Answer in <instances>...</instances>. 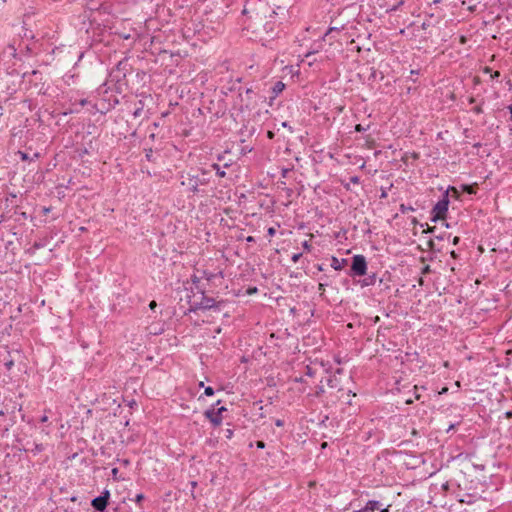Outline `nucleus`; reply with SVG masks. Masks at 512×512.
Instances as JSON below:
<instances>
[{"label":"nucleus","instance_id":"nucleus-1","mask_svg":"<svg viewBox=\"0 0 512 512\" xmlns=\"http://www.w3.org/2000/svg\"><path fill=\"white\" fill-rule=\"evenodd\" d=\"M449 206V196L448 191H446L442 198L434 205L432 209V217L431 221L436 222L438 220L444 219L446 217V213L448 211Z\"/></svg>","mask_w":512,"mask_h":512},{"label":"nucleus","instance_id":"nucleus-2","mask_svg":"<svg viewBox=\"0 0 512 512\" xmlns=\"http://www.w3.org/2000/svg\"><path fill=\"white\" fill-rule=\"evenodd\" d=\"M367 274V261L363 255H355L352 257L350 268V276H364Z\"/></svg>","mask_w":512,"mask_h":512},{"label":"nucleus","instance_id":"nucleus-3","mask_svg":"<svg viewBox=\"0 0 512 512\" xmlns=\"http://www.w3.org/2000/svg\"><path fill=\"white\" fill-rule=\"evenodd\" d=\"M218 305L216 304L215 300L210 297L202 296V299L199 303H195V307L193 310L196 309H217Z\"/></svg>","mask_w":512,"mask_h":512},{"label":"nucleus","instance_id":"nucleus-4","mask_svg":"<svg viewBox=\"0 0 512 512\" xmlns=\"http://www.w3.org/2000/svg\"><path fill=\"white\" fill-rule=\"evenodd\" d=\"M205 417L210 420L214 426H218L222 422V417L219 412H216L214 408L205 411Z\"/></svg>","mask_w":512,"mask_h":512},{"label":"nucleus","instance_id":"nucleus-5","mask_svg":"<svg viewBox=\"0 0 512 512\" xmlns=\"http://www.w3.org/2000/svg\"><path fill=\"white\" fill-rule=\"evenodd\" d=\"M91 505L99 512H104L106 509L108 502L104 499V497H96L92 500Z\"/></svg>","mask_w":512,"mask_h":512},{"label":"nucleus","instance_id":"nucleus-6","mask_svg":"<svg viewBox=\"0 0 512 512\" xmlns=\"http://www.w3.org/2000/svg\"><path fill=\"white\" fill-rule=\"evenodd\" d=\"M188 186L193 192L198 191V186L205 184V181L201 180L198 176H190L188 179Z\"/></svg>","mask_w":512,"mask_h":512},{"label":"nucleus","instance_id":"nucleus-7","mask_svg":"<svg viewBox=\"0 0 512 512\" xmlns=\"http://www.w3.org/2000/svg\"><path fill=\"white\" fill-rule=\"evenodd\" d=\"M380 507V503L377 500H370L366 503L365 507L355 510L354 512H374L378 510Z\"/></svg>","mask_w":512,"mask_h":512},{"label":"nucleus","instance_id":"nucleus-8","mask_svg":"<svg viewBox=\"0 0 512 512\" xmlns=\"http://www.w3.org/2000/svg\"><path fill=\"white\" fill-rule=\"evenodd\" d=\"M376 280H377V275L375 273H372V274H369L367 275V277H365L364 279L362 280H359L357 283L362 287H369V286H372L376 283Z\"/></svg>","mask_w":512,"mask_h":512},{"label":"nucleus","instance_id":"nucleus-9","mask_svg":"<svg viewBox=\"0 0 512 512\" xmlns=\"http://www.w3.org/2000/svg\"><path fill=\"white\" fill-rule=\"evenodd\" d=\"M347 263V260L346 259H338L337 257L333 256L331 258V267L336 270V271H339L341 270L344 265Z\"/></svg>","mask_w":512,"mask_h":512},{"label":"nucleus","instance_id":"nucleus-10","mask_svg":"<svg viewBox=\"0 0 512 512\" xmlns=\"http://www.w3.org/2000/svg\"><path fill=\"white\" fill-rule=\"evenodd\" d=\"M285 89V84L282 81H277L272 87L273 98L277 97Z\"/></svg>","mask_w":512,"mask_h":512},{"label":"nucleus","instance_id":"nucleus-11","mask_svg":"<svg viewBox=\"0 0 512 512\" xmlns=\"http://www.w3.org/2000/svg\"><path fill=\"white\" fill-rule=\"evenodd\" d=\"M339 380L335 376H329L327 378V385L332 389H337L338 391H341V388L339 387Z\"/></svg>","mask_w":512,"mask_h":512},{"label":"nucleus","instance_id":"nucleus-12","mask_svg":"<svg viewBox=\"0 0 512 512\" xmlns=\"http://www.w3.org/2000/svg\"><path fill=\"white\" fill-rule=\"evenodd\" d=\"M22 30H23V33L21 34V37L23 40H34L35 38V35L33 33L32 30L26 28V27H22Z\"/></svg>","mask_w":512,"mask_h":512},{"label":"nucleus","instance_id":"nucleus-13","mask_svg":"<svg viewBox=\"0 0 512 512\" xmlns=\"http://www.w3.org/2000/svg\"><path fill=\"white\" fill-rule=\"evenodd\" d=\"M211 167L216 171L217 176L223 178L226 175V172L221 169V166L217 163H213Z\"/></svg>","mask_w":512,"mask_h":512},{"label":"nucleus","instance_id":"nucleus-14","mask_svg":"<svg viewBox=\"0 0 512 512\" xmlns=\"http://www.w3.org/2000/svg\"><path fill=\"white\" fill-rule=\"evenodd\" d=\"M32 76L38 78V76H41V73L37 70H32L31 72H25L23 74V78L28 79L29 81H31Z\"/></svg>","mask_w":512,"mask_h":512},{"label":"nucleus","instance_id":"nucleus-15","mask_svg":"<svg viewBox=\"0 0 512 512\" xmlns=\"http://www.w3.org/2000/svg\"><path fill=\"white\" fill-rule=\"evenodd\" d=\"M44 450V446L41 443H34V447L31 450L34 455L41 453Z\"/></svg>","mask_w":512,"mask_h":512},{"label":"nucleus","instance_id":"nucleus-16","mask_svg":"<svg viewBox=\"0 0 512 512\" xmlns=\"http://www.w3.org/2000/svg\"><path fill=\"white\" fill-rule=\"evenodd\" d=\"M138 104H139V106L136 107V109L133 111L134 118L140 117L142 112H143V103H142V101H139Z\"/></svg>","mask_w":512,"mask_h":512},{"label":"nucleus","instance_id":"nucleus-17","mask_svg":"<svg viewBox=\"0 0 512 512\" xmlns=\"http://www.w3.org/2000/svg\"><path fill=\"white\" fill-rule=\"evenodd\" d=\"M34 49H35V43H31V44L27 43L25 45V50L27 51V53H30V54L34 53Z\"/></svg>","mask_w":512,"mask_h":512},{"label":"nucleus","instance_id":"nucleus-18","mask_svg":"<svg viewBox=\"0 0 512 512\" xmlns=\"http://www.w3.org/2000/svg\"><path fill=\"white\" fill-rule=\"evenodd\" d=\"M214 389L211 386L205 387L204 394L206 396H213L214 395Z\"/></svg>","mask_w":512,"mask_h":512},{"label":"nucleus","instance_id":"nucleus-19","mask_svg":"<svg viewBox=\"0 0 512 512\" xmlns=\"http://www.w3.org/2000/svg\"><path fill=\"white\" fill-rule=\"evenodd\" d=\"M368 128H369V125H368V126H366V127H364V126H363V125H361V124H357V125L355 126V131H357V132H364V131H366Z\"/></svg>","mask_w":512,"mask_h":512},{"label":"nucleus","instance_id":"nucleus-20","mask_svg":"<svg viewBox=\"0 0 512 512\" xmlns=\"http://www.w3.org/2000/svg\"><path fill=\"white\" fill-rule=\"evenodd\" d=\"M100 497H104V499L106 500V502H108V501H109V498H110V492H109V490L105 489V490L101 493Z\"/></svg>","mask_w":512,"mask_h":512},{"label":"nucleus","instance_id":"nucleus-21","mask_svg":"<svg viewBox=\"0 0 512 512\" xmlns=\"http://www.w3.org/2000/svg\"><path fill=\"white\" fill-rule=\"evenodd\" d=\"M350 183L352 184H359L360 183V177L359 176H352L349 179Z\"/></svg>","mask_w":512,"mask_h":512},{"label":"nucleus","instance_id":"nucleus-22","mask_svg":"<svg viewBox=\"0 0 512 512\" xmlns=\"http://www.w3.org/2000/svg\"><path fill=\"white\" fill-rule=\"evenodd\" d=\"M302 247L304 248V250L306 251H310L312 246L311 244L309 243V241L305 240L303 243H302Z\"/></svg>","mask_w":512,"mask_h":512},{"label":"nucleus","instance_id":"nucleus-23","mask_svg":"<svg viewBox=\"0 0 512 512\" xmlns=\"http://www.w3.org/2000/svg\"><path fill=\"white\" fill-rule=\"evenodd\" d=\"M18 154L20 155L21 159L24 161L31 159L26 152L19 151Z\"/></svg>","mask_w":512,"mask_h":512},{"label":"nucleus","instance_id":"nucleus-24","mask_svg":"<svg viewBox=\"0 0 512 512\" xmlns=\"http://www.w3.org/2000/svg\"><path fill=\"white\" fill-rule=\"evenodd\" d=\"M400 210L401 212L405 213L406 211H413L414 209L411 206H405L404 204H401Z\"/></svg>","mask_w":512,"mask_h":512},{"label":"nucleus","instance_id":"nucleus-25","mask_svg":"<svg viewBox=\"0 0 512 512\" xmlns=\"http://www.w3.org/2000/svg\"><path fill=\"white\" fill-rule=\"evenodd\" d=\"M473 112L476 114H481L483 112L482 105H477L473 108Z\"/></svg>","mask_w":512,"mask_h":512},{"label":"nucleus","instance_id":"nucleus-26","mask_svg":"<svg viewBox=\"0 0 512 512\" xmlns=\"http://www.w3.org/2000/svg\"><path fill=\"white\" fill-rule=\"evenodd\" d=\"M232 436H233V430H231V429H226V430H225V437H226L227 439H231V438H232Z\"/></svg>","mask_w":512,"mask_h":512},{"label":"nucleus","instance_id":"nucleus-27","mask_svg":"<svg viewBox=\"0 0 512 512\" xmlns=\"http://www.w3.org/2000/svg\"><path fill=\"white\" fill-rule=\"evenodd\" d=\"M301 256H302V254H301V253H297V254H294V255L292 256V258H291V259H292V261H293L294 263H297V262H298V260L301 258Z\"/></svg>","mask_w":512,"mask_h":512},{"label":"nucleus","instance_id":"nucleus-28","mask_svg":"<svg viewBox=\"0 0 512 512\" xmlns=\"http://www.w3.org/2000/svg\"><path fill=\"white\" fill-rule=\"evenodd\" d=\"M144 499V495L142 493H139L135 497V502L140 503Z\"/></svg>","mask_w":512,"mask_h":512},{"label":"nucleus","instance_id":"nucleus-29","mask_svg":"<svg viewBox=\"0 0 512 512\" xmlns=\"http://www.w3.org/2000/svg\"><path fill=\"white\" fill-rule=\"evenodd\" d=\"M325 392L323 386H318L316 390V396H320Z\"/></svg>","mask_w":512,"mask_h":512},{"label":"nucleus","instance_id":"nucleus-30","mask_svg":"<svg viewBox=\"0 0 512 512\" xmlns=\"http://www.w3.org/2000/svg\"><path fill=\"white\" fill-rule=\"evenodd\" d=\"M430 271H431L430 266H429V265H425V266L422 268L421 273H422V274H428V273H430Z\"/></svg>","mask_w":512,"mask_h":512},{"label":"nucleus","instance_id":"nucleus-31","mask_svg":"<svg viewBox=\"0 0 512 512\" xmlns=\"http://www.w3.org/2000/svg\"><path fill=\"white\" fill-rule=\"evenodd\" d=\"M267 233L269 236H274L275 233H276V230L274 227H269L268 230H267Z\"/></svg>","mask_w":512,"mask_h":512},{"label":"nucleus","instance_id":"nucleus-32","mask_svg":"<svg viewBox=\"0 0 512 512\" xmlns=\"http://www.w3.org/2000/svg\"><path fill=\"white\" fill-rule=\"evenodd\" d=\"M152 154H153V150L152 149L146 150V158H147L148 161L151 160Z\"/></svg>","mask_w":512,"mask_h":512},{"label":"nucleus","instance_id":"nucleus-33","mask_svg":"<svg viewBox=\"0 0 512 512\" xmlns=\"http://www.w3.org/2000/svg\"><path fill=\"white\" fill-rule=\"evenodd\" d=\"M256 447L258 449H264L265 448V443L263 441H257L256 442Z\"/></svg>","mask_w":512,"mask_h":512},{"label":"nucleus","instance_id":"nucleus-34","mask_svg":"<svg viewBox=\"0 0 512 512\" xmlns=\"http://www.w3.org/2000/svg\"><path fill=\"white\" fill-rule=\"evenodd\" d=\"M275 425H276L277 427H282V426H284V421H283V420H281V419H277V420L275 421Z\"/></svg>","mask_w":512,"mask_h":512},{"label":"nucleus","instance_id":"nucleus-35","mask_svg":"<svg viewBox=\"0 0 512 512\" xmlns=\"http://www.w3.org/2000/svg\"><path fill=\"white\" fill-rule=\"evenodd\" d=\"M499 76H500V72L499 71L491 72V78L492 79H497Z\"/></svg>","mask_w":512,"mask_h":512},{"label":"nucleus","instance_id":"nucleus-36","mask_svg":"<svg viewBox=\"0 0 512 512\" xmlns=\"http://www.w3.org/2000/svg\"><path fill=\"white\" fill-rule=\"evenodd\" d=\"M282 127L288 128L290 130V132H293L292 127L286 121L282 122Z\"/></svg>","mask_w":512,"mask_h":512},{"label":"nucleus","instance_id":"nucleus-37","mask_svg":"<svg viewBox=\"0 0 512 512\" xmlns=\"http://www.w3.org/2000/svg\"><path fill=\"white\" fill-rule=\"evenodd\" d=\"M227 409L224 406H221L217 409H215L216 412H219V415L221 416L222 412L226 411Z\"/></svg>","mask_w":512,"mask_h":512},{"label":"nucleus","instance_id":"nucleus-38","mask_svg":"<svg viewBox=\"0 0 512 512\" xmlns=\"http://www.w3.org/2000/svg\"><path fill=\"white\" fill-rule=\"evenodd\" d=\"M483 72L486 73V74H490L491 75V72H492V69L488 66H485L483 68Z\"/></svg>","mask_w":512,"mask_h":512},{"label":"nucleus","instance_id":"nucleus-39","mask_svg":"<svg viewBox=\"0 0 512 512\" xmlns=\"http://www.w3.org/2000/svg\"><path fill=\"white\" fill-rule=\"evenodd\" d=\"M245 94H246L247 98L249 99L250 95L253 94L252 89H246Z\"/></svg>","mask_w":512,"mask_h":512},{"label":"nucleus","instance_id":"nucleus-40","mask_svg":"<svg viewBox=\"0 0 512 512\" xmlns=\"http://www.w3.org/2000/svg\"><path fill=\"white\" fill-rule=\"evenodd\" d=\"M40 421H41L42 423L47 422V421H48V416H47V415H43V416L40 418Z\"/></svg>","mask_w":512,"mask_h":512},{"label":"nucleus","instance_id":"nucleus-41","mask_svg":"<svg viewBox=\"0 0 512 512\" xmlns=\"http://www.w3.org/2000/svg\"><path fill=\"white\" fill-rule=\"evenodd\" d=\"M459 241H460V238L456 236L453 238L452 243H453V245H457L459 243Z\"/></svg>","mask_w":512,"mask_h":512},{"label":"nucleus","instance_id":"nucleus-42","mask_svg":"<svg viewBox=\"0 0 512 512\" xmlns=\"http://www.w3.org/2000/svg\"><path fill=\"white\" fill-rule=\"evenodd\" d=\"M318 290L321 291V292L325 291V285L320 283L319 286H318Z\"/></svg>","mask_w":512,"mask_h":512},{"label":"nucleus","instance_id":"nucleus-43","mask_svg":"<svg viewBox=\"0 0 512 512\" xmlns=\"http://www.w3.org/2000/svg\"><path fill=\"white\" fill-rule=\"evenodd\" d=\"M342 185H343V187H344L346 190H350V189H351V188H350V183H344V182H342Z\"/></svg>","mask_w":512,"mask_h":512},{"label":"nucleus","instance_id":"nucleus-44","mask_svg":"<svg viewBox=\"0 0 512 512\" xmlns=\"http://www.w3.org/2000/svg\"><path fill=\"white\" fill-rule=\"evenodd\" d=\"M156 305H157V304H156V302H155V301H151V302H150V304H149V307H150L151 309H154V308L156 307Z\"/></svg>","mask_w":512,"mask_h":512},{"label":"nucleus","instance_id":"nucleus-45","mask_svg":"<svg viewBox=\"0 0 512 512\" xmlns=\"http://www.w3.org/2000/svg\"><path fill=\"white\" fill-rule=\"evenodd\" d=\"M79 104H80L81 106H85V105L87 104V99H82V100H80Z\"/></svg>","mask_w":512,"mask_h":512},{"label":"nucleus","instance_id":"nucleus-46","mask_svg":"<svg viewBox=\"0 0 512 512\" xmlns=\"http://www.w3.org/2000/svg\"><path fill=\"white\" fill-rule=\"evenodd\" d=\"M192 282H193L194 284L198 283V282H199V278H198V277H196V276H193V277H192Z\"/></svg>","mask_w":512,"mask_h":512},{"label":"nucleus","instance_id":"nucleus-47","mask_svg":"<svg viewBox=\"0 0 512 512\" xmlns=\"http://www.w3.org/2000/svg\"><path fill=\"white\" fill-rule=\"evenodd\" d=\"M505 416H506L507 418H512V411H507V412L505 413Z\"/></svg>","mask_w":512,"mask_h":512},{"label":"nucleus","instance_id":"nucleus-48","mask_svg":"<svg viewBox=\"0 0 512 512\" xmlns=\"http://www.w3.org/2000/svg\"><path fill=\"white\" fill-rule=\"evenodd\" d=\"M231 164H232L231 162L226 161V162L224 163L223 167H224V168H228V167H230V166H231Z\"/></svg>","mask_w":512,"mask_h":512},{"label":"nucleus","instance_id":"nucleus-49","mask_svg":"<svg viewBox=\"0 0 512 512\" xmlns=\"http://www.w3.org/2000/svg\"><path fill=\"white\" fill-rule=\"evenodd\" d=\"M370 77H373V78L376 77V70L374 68H372V73H371Z\"/></svg>","mask_w":512,"mask_h":512},{"label":"nucleus","instance_id":"nucleus-50","mask_svg":"<svg viewBox=\"0 0 512 512\" xmlns=\"http://www.w3.org/2000/svg\"><path fill=\"white\" fill-rule=\"evenodd\" d=\"M5 365L7 366V368H10L13 365V361L7 362Z\"/></svg>","mask_w":512,"mask_h":512},{"label":"nucleus","instance_id":"nucleus-51","mask_svg":"<svg viewBox=\"0 0 512 512\" xmlns=\"http://www.w3.org/2000/svg\"><path fill=\"white\" fill-rule=\"evenodd\" d=\"M287 173H288V170L284 169L283 172H282V176L285 177Z\"/></svg>","mask_w":512,"mask_h":512},{"label":"nucleus","instance_id":"nucleus-52","mask_svg":"<svg viewBox=\"0 0 512 512\" xmlns=\"http://www.w3.org/2000/svg\"><path fill=\"white\" fill-rule=\"evenodd\" d=\"M410 73L412 74V76H415V74H418V71H416V70H411V72H410Z\"/></svg>","mask_w":512,"mask_h":512},{"label":"nucleus","instance_id":"nucleus-53","mask_svg":"<svg viewBox=\"0 0 512 512\" xmlns=\"http://www.w3.org/2000/svg\"><path fill=\"white\" fill-rule=\"evenodd\" d=\"M410 73L412 74V76H415V74H418V71H416V70H411V72H410Z\"/></svg>","mask_w":512,"mask_h":512},{"label":"nucleus","instance_id":"nucleus-54","mask_svg":"<svg viewBox=\"0 0 512 512\" xmlns=\"http://www.w3.org/2000/svg\"><path fill=\"white\" fill-rule=\"evenodd\" d=\"M474 102H475V99H474L473 97H471V98L469 99V103H470V104H472V103H474Z\"/></svg>","mask_w":512,"mask_h":512},{"label":"nucleus","instance_id":"nucleus-55","mask_svg":"<svg viewBox=\"0 0 512 512\" xmlns=\"http://www.w3.org/2000/svg\"><path fill=\"white\" fill-rule=\"evenodd\" d=\"M380 512H389L388 508L381 509Z\"/></svg>","mask_w":512,"mask_h":512},{"label":"nucleus","instance_id":"nucleus-56","mask_svg":"<svg viewBox=\"0 0 512 512\" xmlns=\"http://www.w3.org/2000/svg\"><path fill=\"white\" fill-rule=\"evenodd\" d=\"M268 137L269 138H272L273 137V133L271 131L268 132Z\"/></svg>","mask_w":512,"mask_h":512},{"label":"nucleus","instance_id":"nucleus-57","mask_svg":"<svg viewBox=\"0 0 512 512\" xmlns=\"http://www.w3.org/2000/svg\"><path fill=\"white\" fill-rule=\"evenodd\" d=\"M247 241H248V242L253 241V237H252V236H249V237L247 238Z\"/></svg>","mask_w":512,"mask_h":512},{"label":"nucleus","instance_id":"nucleus-58","mask_svg":"<svg viewBox=\"0 0 512 512\" xmlns=\"http://www.w3.org/2000/svg\"><path fill=\"white\" fill-rule=\"evenodd\" d=\"M2 114H3V108H2V106L0 105V117L2 116Z\"/></svg>","mask_w":512,"mask_h":512},{"label":"nucleus","instance_id":"nucleus-59","mask_svg":"<svg viewBox=\"0 0 512 512\" xmlns=\"http://www.w3.org/2000/svg\"><path fill=\"white\" fill-rule=\"evenodd\" d=\"M112 472H113V474H116V473L118 472V469H117V468H114V469L112 470Z\"/></svg>","mask_w":512,"mask_h":512},{"label":"nucleus","instance_id":"nucleus-60","mask_svg":"<svg viewBox=\"0 0 512 512\" xmlns=\"http://www.w3.org/2000/svg\"><path fill=\"white\" fill-rule=\"evenodd\" d=\"M218 160H219V161L223 160V156H222V155H219V156H218Z\"/></svg>","mask_w":512,"mask_h":512},{"label":"nucleus","instance_id":"nucleus-61","mask_svg":"<svg viewBox=\"0 0 512 512\" xmlns=\"http://www.w3.org/2000/svg\"><path fill=\"white\" fill-rule=\"evenodd\" d=\"M452 257H456V253L454 251L451 252Z\"/></svg>","mask_w":512,"mask_h":512},{"label":"nucleus","instance_id":"nucleus-62","mask_svg":"<svg viewBox=\"0 0 512 512\" xmlns=\"http://www.w3.org/2000/svg\"><path fill=\"white\" fill-rule=\"evenodd\" d=\"M254 291H257V288H254V289L249 290V293H252V292H254Z\"/></svg>","mask_w":512,"mask_h":512},{"label":"nucleus","instance_id":"nucleus-63","mask_svg":"<svg viewBox=\"0 0 512 512\" xmlns=\"http://www.w3.org/2000/svg\"><path fill=\"white\" fill-rule=\"evenodd\" d=\"M254 291H257V288H254V289L249 290V293H252V292H254Z\"/></svg>","mask_w":512,"mask_h":512},{"label":"nucleus","instance_id":"nucleus-64","mask_svg":"<svg viewBox=\"0 0 512 512\" xmlns=\"http://www.w3.org/2000/svg\"><path fill=\"white\" fill-rule=\"evenodd\" d=\"M254 291H257V288H254V289L249 290V293H252V292H254Z\"/></svg>","mask_w":512,"mask_h":512}]
</instances>
